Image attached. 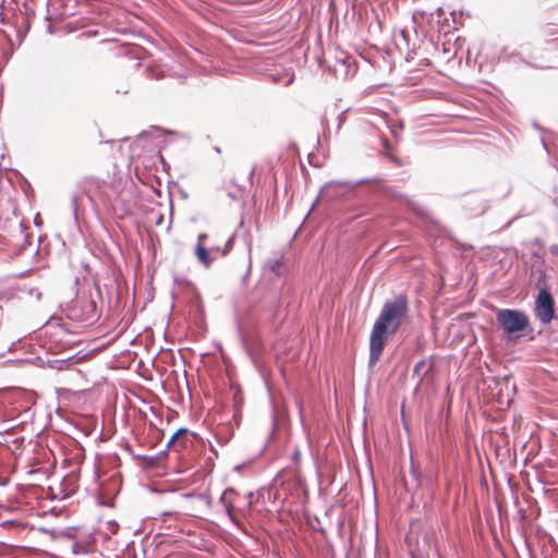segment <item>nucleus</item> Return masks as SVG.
<instances>
[{"label": "nucleus", "instance_id": "obj_1", "mask_svg": "<svg viewBox=\"0 0 558 558\" xmlns=\"http://www.w3.org/2000/svg\"><path fill=\"white\" fill-rule=\"evenodd\" d=\"M409 310V299L403 293L384 303L369 337V367L379 361L389 336L399 330Z\"/></svg>", "mask_w": 558, "mask_h": 558}, {"label": "nucleus", "instance_id": "obj_2", "mask_svg": "<svg viewBox=\"0 0 558 558\" xmlns=\"http://www.w3.org/2000/svg\"><path fill=\"white\" fill-rule=\"evenodd\" d=\"M97 299H100V291L78 292L66 306V316L75 322L92 325L100 317L97 306Z\"/></svg>", "mask_w": 558, "mask_h": 558}, {"label": "nucleus", "instance_id": "obj_3", "mask_svg": "<svg viewBox=\"0 0 558 558\" xmlns=\"http://www.w3.org/2000/svg\"><path fill=\"white\" fill-rule=\"evenodd\" d=\"M496 322L509 340H515L530 326L529 316L513 308H501L496 313Z\"/></svg>", "mask_w": 558, "mask_h": 558}, {"label": "nucleus", "instance_id": "obj_4", "mask_svg": "<svg viewBox=\"0 0 558 558\" xmlns=\"http://www.w3.org/2000/svg\"><path fill=\"white\" fill-rule=\"evenodd\" d=\"M99 185L96 181H86L83 185H78L71 196V206L74 219L78 221L81 215L84 214L86 208L89 206L93 209L96 208L98 198L96 191Z\"/></svg>", "mask_w": 558, "mask_h": 558}, {"label": "nucleus", "instance_id": "obj_5", "mask_svg": "<svg viewBox=\"0 0 558 558\" xmlns=\"http://www.w3.org/2000/svg\"><path fill=\"white\" fill-rule=\"evenodd\" d=\"M383 181L379 177L365 178L356 181H329L326 182L320 189V193L316 201L319 197L328 198L329 201H336L345 197L351 191L357 187L361 184L365 183H380ZM317 202H315L312 208L315 206Z\"/></svg>", "mask_w": 558, "mask_h": 558}, {"label": "nucleus", "instance_id": "obj_6", "mask_svg": "<svg viewBox=\"0 0 558 558\" xmlns=\"http://www.w3.org/2000/svg\"><path fill=\"white\" fill-rule=\"evenodd\" d=\"M535 317L544 325L549 324L555 316V300L550 291L543 287L538 290L534 307Z\"/></svg>", "mask_w": 558, "mask_h": 558}, {"label": "nucleus", "instance_id": "obj_7", "mask_svg": "<svg viewBox=\"0 0 558 558\" xmlns=\"http://www.w3.org/2000/svg\"><path fill=\"white\" fill-rule=\"evenodd\" d=\"M85 357H86V354H81L80 352H75L70 355H66V357H58L57 356L56 369H58V371L69 369L72 366L81 363Z\"/></svg>", "mask_w": 558, "mask_h": 558}, {"label": "nucleus", "instance_id": "obj_8", "mask_svg": "<svg viewBox=\"0 0 558 558\" xmlns=\"http://www.w3.org/2000/svg\"><path fill=\"white\" fill-rule=\"evenodd\" d=\"M195 255L201 264L208 267L211 265L213 259L209 256V250L203 243H197L195 246Z\"/></svg>", "mask_w": 558, "mask_h": 558}, {"label": "nucleus", "instance_id": "obj_9", "mask_svg": "<svg viewBox=\"0 0 558 558\" xmlns=\"http://www.w3.org/2000/svg\"><path fill=\"white\" fill-rule=\"evenodd\" d=\"M190 435V430L185 427L179 428L168 440L166 447L167 449L174 448L179 451V439L186 438Z\"/></svg>", "mask_w": 558, "mask_h": 558}, {"label": "nucleus", "instance_id": "obj_10", "mask_svg": "<svg viewBox=\"0 0 558 558\" xmlns=\"http://www.w3.org/2000/svg\"><path fill=\"white\" fill-rule=\"evenodd\" d=\"M391 196L396 199H398L401 204H404L407 205L409 208L415 210V211H418L420 210V206L413 199L411 198L410 196L408 195H404L398 191H391Z\"/></svg>", "mask_w": 558, "mask_h": 558}, {"label": "nucleus", "instance_id": "obj_11", "mask_svg": "<svg viewBox=\"0 0 558 558\" xmlns=\"http://www.w3.org/2000/svg\"><path fill=\"white\" fill-rule=\"evenodd\" d=\"M266 267L272 271L277 277L283 274V260L281 257L269 258L266 262Z\"/></svg>", "mask_w": 558, "mask_h": 558}, {"label": "nucleus", "instance_id": "obj_12", "mask_svg": "<svg viewBox=\"0 0 558 558\" xmlns=\"http://www.w3.org/2000/svg\"><path fill=\"white\" fill-rule=\"evenodd\" d=\"M40 494L37 496V498L39 499H65L66 497L70 496V494L68 493V490H57V493H54V490H39Z\"/></svg>", "mask_w": 558, "mask_h": 558}, {"label": "nucleus", "instance_id": "obj_13", "mask_svg": "<svg viewBox=\"0 0 558 558\" xmlns=\"http://www.w3.org/2000/svg\"><path fill=\"white\" fill-rule=\"evenodd\" d=\"M243 407V396L240 390H236L233 395V408H234V414L233 418L236 421L241 415V410Z\"/></svg>", "mask_w": 558, "mask_h": 558}, {"label": "nucleus", "instance_id": "obj_14", "mask_svg": "<svg viewBox=\"0 0 558 558\" xmlns=\"http://www.w3.org/2000/svg\"><path fill=\"white\" fill-rule=\"evenodd\" d=\"M425 365V360H420L413 367V375H416L420 380L423 379L424 377V374L421 373L422 368L424 367Z\"/></svg>", "mask_w": 558, "mask_h": 558}, {"label": "nucleus", "instance_id": "obj_15", "mask_svg": "<svg viewBox=\"0 0 558 558\" xmlns=\"http://www.w3.org/2000/svg\"><path fill=\"white\" fill-rule=\"evenodd\" d=\"M2 526L7 527V529L23 530V529H25L26 525L23 523L16 522V521H5L2 523Z\"/></svg>", "mask_w": 558, "mask_h": 558}, {"label": "nucleus", "instance_id": "obj_16", "mask_svg": "<svg viewBox=\"0 0 558 558\" xmlns=\"http://www.w3.org/2000/svg\"><path fill=\"white\" fill-rule=\"evenodd\" d=\"M514 57H517V52H508L507 50H504L499 56V60L504 62L511 61Z\"/></svg>", "mask_w": 558, "mask_h": 558}, {"label": "nucleus", "instance_id": "obj_17", "mask_svg": "<svg viewBox=\"0 0 558 558\" xmlns=\"http://www.w3.org/2000/svg\"><path fill=\"white\" fill-rule=\"evenodd\" d=\"M233 241H234V236H230L227 242H226V245H225V248L222 251V256H226L233 247Z\"/></svg>", "mask_w": 558, "mask_h": 558}, {"label": "nucleus", "instance_id": "obj_18", "mask_svg": "<svg viewBox=\"0 0 558 558\" xmlns=\"http://www.w3.org/2000/svg\"><path fill=\"white\" fill-rule=\"evenodd\" d=\"M148 76L153 80H161L163 77V74L161 72H157L154 69L148 68L147 69Z\"/></svg>", "mask_w": 558, "mask_h": 558}, {"label": "nucleus", "instance_id": "obj_19", "mask_svg": "<svg viewBox=\"0 0 558 558\" xmlns=\"http://www.w3.org/2000/svg\"><path fill=\"white\" fill-rule=\"evenodd\" d=\"M239 336H240V340H241V343H242L243 348L247 352H250L248 342H247L246 336H245L244 331L241 328H239Z\"/></svg>", "mask_w": 558, "mask_h": 558}, {"label": "nucleus", "instance_id": "obj_20", "mask_svg": "<svg viewBox=\"0 0 558 558\" xmlns=\"http://www.w3.org/2000/svg\"><path fill=\"white\" fill-rule=\"evenodd\" d=\"M98 502L102 506L113 507V498H109L108 500L105 499L102 494H99L98 496Z\"/></svg>", "mask_w": 558, "mask_h": 558}, {"label": "nucleus", "instance_id": "obj_21", "mask_svg": "<svg viewBox=\"0 0 558 558\" xmlns=\"http://www.w3.org/2000/svg\"><path fill=\"white\" fill-rule=\"evenodd\" d=\"M45 364H46V366H47V367L52 368V369H56V365H57V357H52V359H50V357H49V359H47V360L45 361Z\"/></svg>", "mask_w": 558, "mask_h": 558}, {"label": "nucleus", "instance_id": "obj_22", "mask_svg": "<svg viewBox=\"0 0 558 558\" xmlns=\"http://www.w3.org/2000/svg\"><path fill=\"white\" fill-rule=\"evenodd\" d=\"M390 129H391L392 135L395 137H397L398 136V132L403 130V125H402V123H399L398 125L390 126Z\"/></svg>", "mask_w": 558, "mask_h": 558}, {"label": "nucleus", "instance_id": "obj_23", "mask_svg": "<svg viewBox=\"0 0 558 558\" xmlns=\"http://www.w3.org/2000/svg\"><path fill=\"white\" fill-rule=\"evenodd\" d=\"M129 84H125L124 86L114 89V93L125 95L129 93Z\"/></svg>", "mask_w": 558, "mask_h": 558}, {"label": "nucleus", "instance_id": "obj_24", "mask_svg": "<svg viewBox=\"0 0 558 558\" xmlns=\"http://www.w3.org/2000/svg\"><path fill=\"white\" fill-rule=\"evenodd\" d=\"M228 494H230V495H234V496H236V497H238L236 490L230 489V490H223V493H222V495H221L220 499H221L222 501H226V499H227V495H228Z\"/></svg>", "mask_w": 558, "mask_h": 558}, {"label": "nucleus", "instance_id": "obj_25", "mask_svg": "<svg viewBox=\"0 0 558 558\" xmlns=\"http://www.w3.org/2000/svg\"><path fill=\"white\" fill-rule=\"evenodd\" d=\"M549 252L553 256L558 257V244H551L549 246Z\"/></svg>", "mask_w": 558, "mask_h": 558}, {"label": "nucleus", "instance_id": "obj_26", "mask_svg": "<svg viewBox=\"0 0 558 558\" xmlns=\"http://www.w3.org/2000/svg\"><path fill=\"white\" fill-rule=\"evenodd\" d=\"M187 441H189V436L186 438L179 439V449L180 448H186L187 447Z\"/></svg>", "mask_w": 558, "mask_h": 558}, {"label": "nucleus", "instance_id": "obj_27", "mask_svg": "<svg viewBox=\"0 0 558 558\" xmlns=\"http://www.w3.org/2000/svg\"><path fill=\"white\" fill-rule=\"evenodd\" d=\"M208 238V234L207 233H199L198 236H197V243H203L204 244V241Z\"/></svg>", "mask_w": 558, "mask_h": 558}, {"label": "nucleus", "instance_id": "obj_28", "mask_svg": "<svg viewBox=\"0 0 558 558\" xmlns=\"http://www.w3.org/2000/svg\"><path fill=\"white\" fill-rule=\"evenodd\" d=\"M338 119H339L338 128H340V126H341V124L343 123L344 119H345V111L341 112V113L338 116Z\"/></svg>", "mask_w": 558, "mask_h": 558}, {"label": "nucleus", "instance_id": "obj_29", "mask_svg": "<svg viewBox=\"0 0 558 558\" xmlns=\"http://www.w3.org/2000/svg\"><path fill=\"white\" fill-rule=\"evenodd\" d=\"M16 488H25V486L19 485ZM26 488L36 489V488H43V487L40 485H37V484H31V485L26 486Z\"/></svg>", "mask_w": 558, "mask_h": 558}, {"label": "nucleus", "instance_id": "obj_30", "mask_svg": "<svg viewBox=\"0 0 558 558\" xmlns=\"http://www.w3.org/2000/svg\"><path fill=\"white\" fill-rule=\"evenodd\" d=\"M293 81H294V74H293V73H291V74H289V77H288V80L286 81L284 85H286V86H288V85H290Z\"/></svg>", "mask_w": 558, "mask_h": 558}, {"label": "nucleus", "instance_id": "obj_31", "mask_svg": "<svg viewBox=\"0 0 558 558\" xmlns=\"http://www.w3.org/2000/svg\"><path fill=\"white\" fill-rule=\"evenodd\" d=\"M392 162H395L397 166H401V160L395 156L389 157Z\"/></svg>", "mask_w": 558, "mask_h": 558}, {"label": "nucleus", "instance_id": "obj_32", "mask_svg": "<svg viewBox=\"0 0 558 558\" xmlns=\"http://www.w3.org/2000/svg\"><path fill=\"white\" fill-rule=\"evenodd\" d=\"M383 146L386 148V149H389L390 148V144H389V141L387 138H383Z\"/></svg>", "mask_w": 558, "mask_h": 558}, {"label": "nucleus", "instance_id": "obj_33", "mask_svg": "<svg viewBox=\"0 0 558 558\" xmlns=\"http://www.w3.org/2000/svg\"><path fill=\"white\" fill-rule=\"evenodd\" d=\"M228 501H229V505L227 506V507H228V510H230L231 508H234V507H235V506H234V501H235L234 499L229 498V500H228Z\"/></svg>", "mask_w": 558, "mask_h": 558}, {"label": "nucleus", "instance_id": "obj_34", "mask_svg": "<svg viewBox=\"0 0 558 558\" xmlns=\"http://www.w3.org/2000/svg\"><path fill=\"white\" fill-rule=\"evenodd\" d=\"M411 471H412L413 475L416 476V471H415L413 458H411Z\"/></svg>", "mask_w": 558, "mask_h": 558}, {"label": "nucleus", "instance_id": "obj_35", "mask_svg": "<svg viewBox=\"0 0 558 558\" xmlns=\"http://www.w3.org/2000/svg\"><path fill=\"white\" fill-rule=\"evenodd\" d=\"M70 354H71V353H69V352H66V351H64V352H60V353L58 354V357H66V355H70Z\"/></svg>", "mask_w": 558, "mask_h": 558}, {"label": "nucleus", "instance_id": "obj_36", "mask_svg": "<svg viewBox=\"0 0 558 558\" xmlns=\"http://www.w3.org/2000/svg\"><path fill=\"white\" fill-rule=\"evenodd\" d=\"M148 134H149V132H148V131H143V132L138 135V137H140V138H143V137L147 136Z\"/></svg>", "mask_w": 558, "mask_h": 558}, {"label": "nucleus", "instance_id": "obj_37", "mask_svg": "<svg viewBox=\"0 0 558 558\" xmlns=\"http://www.w3.org/2000/svg\"><path fill=\"white\" fill-rule=\"evenodd\" d=\"M545 280V274L542 272L541 276H539V279H538V282H537V286H539L541 281H544Z\"/></svg>", "mask_w": 558, "mask_h": 558}, {"label": "nucleus", "instance_id": "obj_38", "mask_svg": "<svg viewBox=\"0 0 558 558\" xmlns=\"http://www.w3.org/2000/svg\"><path fill=\"white\" fill-rule=\"evenodd\" d=\"M228 196L231 197L232 199L236 198V195L234 193H228Z\"/></svg>", "mask_w": 558, "mask_h": 558}, {"label": "nucleus", "instance_id": "obj_39", "mask_svg": "<svg viewBox=\"0 0 558 558\" xmlns=\"http://www.w3.org/2000/svg\"><path fill=\"white\" fill-rule=\"evenodd\" d=\"M413 538H414V534H411L410 536H408V542L412 543Z\"/></svg>", "mask_w": 558, "mask_h": 558}, {"label": "nucleus", "instance_id": "obj_40", "mask_svg": "<svg viewBox=\"0 0 558 558\" xmlns=\"http://www.w3.org/2000/svg\"><path fill=\"white\" fill-rule=\"evenodd\" d=\"M299 457H300V453H299V451H296V452L294 453V459H298Z\"/></svg>", "mask_w": 558, "mask_h": 558}, {"label": "nucleus", "instance_id": "obj_41", "mask_svg": "<svg viewBox=\"0 0 558 558\" xmlns=\"http://www.w3.org/2000/svg\"><path fill=\"white\" fill-rule=\"evenodd\" d=\"M542 144H543L544 148H547V147H546V143H545V141H544V140H542Z\"/></svg>", "mask_w": 558, "mask_h": 558}, {"label": "nucleus", "instance_id": "obj_42", "mask_svg": "<svg viewBox=\"0 0 558 558\" xmlns=\"http://www.w3.org/2000/svg\"><path fill=\"white\" fill-rule=\"evenodd\" d=\"M250 271H251V265L247 268V274L245 275V277L250 274Z\"/></svg>", "mask_w": 558, "mask_h": 558}, {"label": "nucleus", "instance_id": "obj_43", "mask_svg": "<svg viewBox=\"0 0 558 558\" xmlns=\"http://www.w3.org/2000/svg\"><path fill=\"white\" fill-rule=\"evenodd\" d=\"M36 296H37V299L39 300V299H40V296H41L40 292H37V295H36Z\"/></svg>", "mask_w": 558, "mask_h": 558}]
</instances>
